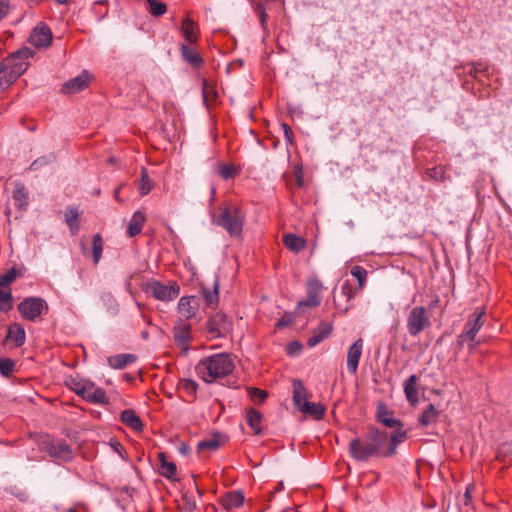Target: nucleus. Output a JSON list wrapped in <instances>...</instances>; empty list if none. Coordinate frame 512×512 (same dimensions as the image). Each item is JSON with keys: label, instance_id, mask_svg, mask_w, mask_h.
Wrapping results in <instances>:
<instances>
[{"label": "nucleus", "instance_id": "obj_1", "mask_svg": "<svg viewBox=\"0 0 512 512\" xmlns=\"http://www.w3.org/2000/svg\"><path fill=\"white\" fill-rule=\"evenodd\" d=\"M388 434L376 428H371L363 440L354 438L349 443V452L357 461H367L380 453L388 442Z\"/></svg>", "mask_w": 512, "mask_h": 512}, {"label": "nucleus", "instance_id": "obj_2", "mask_svg": "<svg viewBox=\"0 0 512 512\" xmlns=\"http://www.w3.org/2000/svg\"><path fill=\"white\" fill-rule=\"evenodd\" d=\"M234 369V363L227 353H217L202 358L196 365L197 375L206 383L229 375Z\"/></svg>", "mask_w": 512, "mask_h": 512}, {"label": "nucleus", "instance_id": "obj_3", "mask_svg": "<svg viewBox=\"0 0 512 512\" xmlns=\"http://www.w3.org/2000/svg\"><path fill=\"white\" fill-rule=\"evenodd\" d=\"M33 56L34 51L24 47L7 57L0 70V89L9 87L25 73L30 65L29 59Z\"/></svg>", "mask_w": 512, "mask_h": 512}, {"label": "nucleus", "instance_id": "obj_4", "mask_svg": "<svg viewBox=\"0 0 512 512\" xmlns=\"http://www.w3.org/2000/svg\"><path fill=\"white\" fill-rule=\"evenodd\" d=\"M245 215L237 205L229 204L220 209L218 216H213L212 223L223 228L231 237L242 234Z\"/></svg>", "mask_w": 512, "mask_h": 512}, {"label": "nucleus", "instance_id": "obj_5", "mask_svg": "<svg viewBox=\"0 0 512 512\" xmlns=\"http://www.w3.org/2000/svg\"><path fill=\"white\" fill-rule=\"evenodd\" d=\"M66 384L70 390L89 403L105 404L108 402V397L104 389L96 387L95 384L88 379L70 377L66 380Z\"/></svg>", "mask_w": 512, "mask_h": 512}, {"label": "nucleus", "instance_id": "obj_6", "mask_svg": "<svg viewBox=\"0 0 512 512\" xmlns=\"http://www.w3.org/2000/svg\"><path fill=\"white\" fill-rule=\"evenodd\" d=\"M484 310L475 311L465 323L464 329L457 339V346L462 347L465 342L468 343L469 350H473L477 343H475V337L484 325Z\"/></svg>", "mask_w": 512, "mask_h": 512}, {"label": "nucleus", "instance_id": "obj_7", "mask_svg": "<svg viewBox=\"0 0 512 512\" xmlns=\"http://www.w3.org/2000/svg\"><path fill=\"white\" fill-rule=\"evenodd\" d=\"M430 325V316L425 307L415 306L409 311L406 319V327L410 336L417 337L425 329L430 327Z\"/></svg>", "mask_w": 512, "mask_h": 512}, {"label": "nucleus", "instance_id": "obj_8", "mask_svg": "<svg viewBox=\"0 0 512 512\" xmlns=\"http://www.w3.org/2000/svg\"><path fill=\"white\" fill-rule=\"evenodd\" d=\"M144 290L160 301H171L175 299L180 292L177 284L165 285L157 280L148 281Z\"/></svg>", "mask_w": 512, "mask_h": 512}, {"label": "nucleus", "instance_id": "obj_9", "mask_svg": "<svg viewBox=\"0 0 512 512\" xmlns=\"http://www.w3.org/2000/svg\"><path fill=\"white\" fill-rule=\"evenodd\" d=\"M45 306L42 298L28 297L19 303L18 310L24 319L33 321L42 314Z\"/></svg>", "mask_w": 512, "mask_h": 512}, {"label": "nucleus", "instance_id": "obj_10", "mask_svg": "<svg viewBox=\"0 0 512 512\" xmlns=\"http://www.w3.org/2000/svg\"><path fill=\"white\" fill-rule=\"evenodd\" d=\"M53 35L51 29L44 23H39L31 32L29 43L38 48H47L51 45Z\"/></svg>", "mask_w": 512, "mask_h": 512}, {"label": "nucleus", "instance_id": "obj_11", "mask_svg": "<svg viewBox=\"0 0 512 512\" xmlns=\"http://www.w3.org/2000/svg\"><path fill=\"white\" fill-rule=\"evenodd\" d=\"M177 309L179 314L178 320L188 321L196 316L199 309V301L195 296L181 297Z\"/></svg>", "mask_w": 512, "mask_h": 512}, {"label": "nucleus", "instance_id": "obj_12", "mask_svg": "<svg viewBox=\"0 0 512 512\" xmlns=\"http://www.w3.org/2000/svg\"><path fill=\"white\" fill-rule=\"evenodd\" d=\"M173 337L175 343L187 350L191 341V325L188 321L177 320L173 329Z\"/></svg>", "mask_w": 512, "mask_h": 512}, {"label": "nucleus", "instance_id": "obj_13", "mask_svg": "<svg viewBox=\"0 0 512 512\" xmlns=\"http://www.w3.org/2000/svg\"><path fill=\"white\" fill-rule=\"evenodd\" d=\"M229 329L230 322L223 314H215L207 322V330L212 337L224 336Z\"/></svg>", "mask_w": 512, "mask_h": 512}, {"label": "nucleus", "instance_id": "obj_14", "mask_svg": "<svg viewBox=\"0 0 512 512\" xmlns=\"http://www.w3.org/2000/svg\"><path fill=\"white\" fill-rule=\"evenodd\" d=\"M363 340L361 338L354 341L348 348L347 352V369L350 374L357 373L359 360L362 356Z\"/></svg>", "mask_w": 512, "mask_h": 512}, {"label": "nucleus", "instance_id": "obj_15", "mask_svg": "<svg viewBox=\"0 0 512 512\" xmlns=\"http://www.w3.org/2000/svg\"><path fill=\"white\" fill-rule=\"evenodd\" d=\"M90 82V76L87 72H83L80 75L67 81L63 87L62 92L65 94H75L88 87Z\"/></svg>", "mask_w": 512, "mask_h": 512}, {"label": "nucleus", "instance_id": "obj_16", "mask_svg": "<svg viewBox=\"0 0 512 512\" xmlns=\"http://www.w3.org/2000/svg\"><path fill=\"white\" fill-rule=\"evenodd\" d=\"M332 331V325L327 322H321L319 326L313 331V334L307 339L309 347H315L326 339Z\"/></svg>", "mask_w": 512, "mask_h": 512}, {"label": "nucleus", "instance_id": "obj_17", "mask_svg": "<svg viewBox=\"0 0 512 512\" xmlns=\"http://www.w3.org/2000/svg\"><path fill=\"white\" fill-rule=\"evenodd\" d=\"M293 387V404L297 410L303 407L304 403H307V389L301 380L295 379L292 383Z\"/></svg>", "mask_w": 512, "mask_h": 512}, {"label": "nucleus", "instance_id": "obj_18", "mask_svg": "<svg viewBox=\"0 0 512 512\" xmlns=\"http://www.w3.org/2000/svg\"><path fill=\"white\" fill-rule=\"evenodd\" d=\"M52 457L68 461L72 458V449L68 444L62 441L53 442L49 448Z\"/></svg>", "mask_w": 512, "mask_h": 512}, {"label": "nucleus", "instance_id": "obj_19", "mask_svg": "<svg viewBox=\"0 0 512 512\" xmlns=\"http://www.w3.org/2000/svg\"><path fill=\"white\" fill-rule=\"evenodd\" d=\"M181 31H182L183 37L185 38V40L188 43L193 44V43L197 42L198 27H197V24L189 17H186L182 21Z\"/></svg>", "mask_w": 512, "mask_h": 512}, {"label": "nucleus", "instance_id": "obj_20", "mask_svg": "<svg viewBox=\"0 0 512 512\" xmlns=\"http://www.w3.org/2000/svg\"><path fill=\"white\" fill-rule=\"evenodd\" d=\"M439 411L434 404H429L418 418L419 425L429 427L437 423Z\"/></svg>", "mask_w": 512, "mask_h": 512}, {"label": "nucleus", "instance_id": "obj_21", "mask_svg": "<svg viewBox=\"0 0 512 512\" xmlns=\"http://www.w3.org/2000/svg\"><path fill=\"white\" fill-rule=\"evenodd\" d=\"M417 381V376L413 374L404 382L405 396L408 402L412 405H415L418 402Z\"/></svg>", "mask_w": 512, "mask_h": 512}, {"label": "nucleus", "instance_id": "obj_22", "mask_svg": "<svg viewBox=\"0 0 512 512\" xmlns=\"http://www.w3.org/2000/svg\"><path fill=\"white\" fill-rule=\"evenodd\" d=\"M262 419L263 415L258 410L249 408L246 411V421L256 435L262 432Z\"/></svg>", "mask_w": 512, "mask_h": 512}, {"label": "nucleus", "instance_id": "obj_23", "mask_svg": "<svg viewBox=\"0 0 512 512\" xmlns=\"http://www.w3.org/2000/svg\"><path fill=\"white\" fill-rule=\"evenodd\" d=\"M180 51L183 59L194 67H199L203 63L201 55L192 47L182 44Z\"/></svg>", "mask_w": 512, "mask_h": 512}, {"label": "nucleus", "instance_id": "obj_24", "mask_svg": "<svg viewBox=\"0 0 512 512\" xmlns=\"http://www.w3.org/2000/svg\"><path fill=\"white\" fill-rule=\"evenodd\" d=\"M145 222V215L140 212L136 211L131 217V220L127 227V234L129 237H134L141 233L143 224Z\"/></svg>", "mask_w": 512, "mask_h": 512}, {"label": "nucleus", "instance_id": "obj_25", "mask_svg": "<svg viewBox=\"0 0 512 512\" xmlns=\"http://www.w3.org/2000/svg\"><path fill=\"white\" fill-rule=\"evenodd\" d=\"M301 413L310 415L315 420H321L326 412V407L320 403L307 402L299 410Z\"/></svg>", "mask_w": 512, "mask_h": 512}, {"label": "nucleus", "instance_id": "obj_26", "mask_svg": "<svg viewBox=\"0 0 512 512\" xmlns=\"http://www.w3.org/2000/svg\"><path fill=\"white\" fill-rule=\"evenodd\" d=\"M121 421L129 428L135 431H141L143 424L139 416L130 409L124 410L121 413Z\"/></svg>", "mask_w": 512, "mask_h": 512}, {"label": "nucleus", "instance_id": "obj_27", "mask_svg": "<svg viewBox=\"0 0 512 512\" xmlns=\"http://www.w3.org/2000/svg\"><path fill=\"white\" fill-rule=\"evenodd\" d=\"M7 338L9 341L14 342L15 346L19 347L25 342V330L20 324H12L8 329Z\"/></svg>", "mask_w": 512, "mask_h": 512}, {"label": "nucleus", "instance_id": "obj_28", "mask_svg": "<svg viewBox=\"0 0 512 512\" xmlns=\"http://www.w3.org/2000/svg\"><path fill=\"white\" fill-rule=\"evenodd\" d=\"M136 356L133 354H119L108 358V364L114 369H122L133 363Z\"/></svg>", "mask_w": 512, "mask_h": 512}, {"label": "nucleus", "instance_id": "obj_29", "mask_svg": "<svg viewBox=\"0 0 512 512\" xmlns=\"http://www.w3.org/2000/svg\"><path fill=\"white\" fill-rule=\"evenodd\" d=\"M244 503V495L239 491L227 493L222 499V505L225 509H233Z\"/></svg>", "mask_w": 512, "mask_h": 512}, {"label": "nucleus", "instance_id": "obj_30", "mask_svg": "<svg viewBox=\"0 0 512 512\" xmlns=\"http://www.w3.org/2000/svg\"><path fill=\"white\" fill-rule=\"evenodd\" d=\"M79 213L78 210L74 207H68L65 212V222L67 223L70 232L72 235H75L80 230V225L78 222Z\"/></svg>", "mask_w": 512, "mask_h": 512}, {"label": "nucleus", "instance_id": "obj_31", "mask_svg": "<svg viewBox=\"0 0 512 512\" xmlns=\"http://www.w3.org/2000/svg\"><path fill=\"white\" fill-rule=\"evenodd\" d=\"M283 242L286 248L295 253L301 251L306 245V241L302 237H298L295 234L284 235Z\"/></svg>", "mask_w": 512, "mask_h": 512}, {"label": "nucleus", "instance_id": "obj_32", "mask_svg": "<svg viewBox=\"0 0 512 512\" xmlns=\"http://www.w3.org/2000/svg\"><path fill=\"white\" fill-rule=\"evenodd\" d=\"M160 468L159 472L167 479H174L176 475V465L173 462L167 461L164 453H159Z\"/></svg>", "mask_w": 512, "mask_h": 512}, {"label": "nucleus", "instance_id": "obj_33", "mask_svg": "<svg viewBox=\"0 0 512 512\" xmlns=\"http://www.w3.org/2000/svg\"><path fill=\"white\" fill-rule=\"evenodd\" d=\"M396 427L397 429L393 431L392 434L390 435L391 445L385 451V455L387 456L393 455L395 453L396 447L403 441V439L406 436V431L402 429V425Z\"/></svg>", "mask_w": 512, "mask_h": 512}, {"label": "nucleus", "instance_id": "obj_34", "mask_svg": "<svg viewBox=\"0 0 512 512\" xmlns=\"http://www.w3.org/2000/svg\"><path fill=\"white\" fill-rule=\"evenodd\" d=\"M377 419L380 423L390 428L401 426L400 421L394 418L393 414L382 406L378 409Z\"/></svg>", "mask_w": 512, "mask_h": 512}, {"label": "nucleus", "instance_id": "obj_35", "mask_svg": "<svg viewBox=\"0 0 512 512\" xmlns=\"http://www.w3.org/2000/svg\"><path fill=\"white\" fill-rule=\"evenodd\" d=\"M218 289H219V283L217 280H215L213 285V291L203 289L202 294L205 300V303L207 306L214 308L218 304Z\"/></svg>", "mask_w": 512, "mask_h": 512}, {"label": "nucleus", "instance_id": "obj_36", "mask_svg": "<svg viewBox=\"0 0 512 512\" xmlns=\"http://www.w3.org/2000/svg\"><path fill=\"white\" fill-rule=\"evenodd\" d=\"M153 188V182L147 174L145 168L141 169V178L138 184V191L141 195H147Z\"/></svg>", "mask_w": 512, "mask_h": 512}, {"label": "nucleus", "instance_id": "obj_37", "mask_svg": "<svg viewBox=\"0 0 512 512\" xmlns=\"http://www.w3.org/2000/svg\"><path fill=\"white\" fill-rule=\"evenodd\" d=\"M147 3V9L153 16H161L167 11L165 3L157 0H145Z\"/></svg>", "mask_w": 512, "mask_h": 512}, {"label": "nucleus", "instance_id": "obj_38", "mask_svg": "<svg viewBox=\"0 0 512 512\" xmlns=\"http://www.w3.org/2000/svg\"><path fill=\"white\" fill-rule=\"evenodd\" d=\"M18 271L15 268L9 269L0 276V289H10V285L16 280Z\"/></svg>", "mask_w": 512, "mask_h": 512}, {"label": "nucleus", "instance_id": "obj_39", "mask_svg": "<svg viewBox=\"0 0 512 512\" xmlns=\"http://www.w3.org/2000/svg\"><path fill=\"white\" fill-rule=\"evenodd\" d=\"M12 308L11 289H0V311L8 312Z\"/></svg>", "mask_w": 512, "mask_h": 512}, {"label": "nucleus", "instance_id": "obj_40", "mask_svg": "<svg viewBox=\"0 0 512 512\" xmlns=\"http://www.w3.org/2000/svg\"><path fill=\"white\" fill-rule=\"evenodd\" d=\"M103 252V241L100 234H95L93 236V261L95 264H98V262L101 259Z\"/></svg>", "mask_w": 512, "mask_h": 512}, {"label": "nucleus", "instance_id": "obj_41", "mask_svg": "<svg viewBox=\"0 0 512 512\" xmlns=\"http://www.w3.org/2000/svg\"><path fill=\"white\" fill-rule=\"evenodd\" d=\"M351 275L357 280L358 288L362 289L367 280V271L362 266H354L351 269Z\"/></svg>", "mask_w": 512, "mask_h": 512}, {"label": "nucleus", "instance_id": "obj_42", "mask_svg": "<svg viewBox=\"0 0 512 512\" xmlns=\"http://www.w3.org/2000/svg\"><path fill=\"white\" fill-rule=\"evenodd\" d=\"M220 446H221V443H220L219 439H217L216 437H213L210 439L200 441L197 445V448L199 451H205V450L215 451Z\"/></svg>", "mask_w": 512, "mask_h": 512}, {"label": "nucleus", "instance_id": "obj_43", "mask_svg": "<svg viewBox=\"0 0 512 512\" xmlns=\"http://www.w3.org/2000/svg\"><path fill=\"white\" fill-rule=\"evenodd\" d=\"M13 199H14L16 205L19 207H24L27 205L28 196H27L25 187L23 185H19L16 187L14 194H13Z\"/></svg>", "mask_w": 512, "mask_h": 512}, {"label": "nucleus", "instance_id": "obj_44", "mask_svg": "<svg viewBox=\"0 0 512 512\" xmlns=\"http://www.w3.org/2000/svg\"><path fill=\"white\" fill-rule=\"evenodd\" d=\"M102 301L110 314L115 315L118 312V302L111 294H104Z\"/></svg>", "mask_w": 512, "mask_h": 512}, {"label": "nucleus", "instance_id": "obj_45", "mask_svg": "<svg viewBox=\"0 0 512 512\" xmlns=\"http://www.w3.org/2000/svg\"><path fill=\"white\" fill-rule=\"evenodd\" d=\"M320 303H321V299H320L319 295L307 292L306 299H304L298 303V308H301L302 306L317 307L320 305Z\"/></svg>", "mask_w": 512, "mask_h": 512}, {"label": "nucleus", "instance_id": "obj_46", "mask_svg": "<svg viewBox=\"0 0 512 512\" xmlns=\"http://www.w3.org/2000/svg\"><path fill=\"white\" fill-rule=\"evenodd\" d=\"M248 394L250 398L256 403H263L268 396L266 391L255 387H250L248 389Z\"/></svg>", "mask_w": 512, "mask_h": 512}, {"label": "nucleus", "instance_id": "obj_47", "mask_svg": "<svg viewBox=\"0 0 512 512\" xmlns=\"http://www.w3.org/2000/svg\"><path fill=\"white\" fill-rule=\"evenodd\" d=\"M53 161H54V156L53 155L42 156V157H39L36 160H34L31 163L29 169L35 171V170L40 169L42 166H45V165H47V164H49V163H51Z\"/></svg>", "mask_w": 512, "mask_h": 512}, {"label": "nucleus", "instance_id": "obj_48", "mask_svg": "<svg viewBox=\"0 0 512 512\" xmlns=\"http://www.w3.org/2000/svg\"><path fill=\"white\" fill-rule=\"evenodd\" d=\"M323 289L321 281L317 278H310L307 281V292L318 295Z\"/></svg>", "mask_w": 512, "mask_h": 512}, {"label": "nucleus", "instance_id": "obj_49", "mask_svg": "<svg viewBox=\"0 0 512 512\" xmlns=\"http://www.w3.org/2000/svg\"><path fill=\"white\" fill-rule=\"evenodd\" d=\"M14 370V362L9 358H0V373L7 376Z\"/></svg>", "mask_w": 512, "mask_h": 512}, {"label": "nucleus", "instance_id": "obj_50", "mask_svg": "<svg viewBox=\"0 0 512 512\" xmlns=\"http://www.w3.org/2000/svg\"><path fill=\"white\" fill-rule=\"evenodd\" d=\"M181 388L189 394H195L198 388L196 381L192 379H184L181 381Z\"/></svg>", "mask_w": 512, "mask_h": 512}, {"label": "nucleus", "instance_id": "obj_51", "mask_svg": "<svg viewBox=\"0 0 512 512\" xmlns=\"http://www.w3.org/2000/svg\"><path fill=\"white\" fill-rule=\"evenodd\" d=\"M219 173L222 178L230 179L235 175L236 170L232 165H222L220 167Z\"/></svg>", "mask_w": 512, "mask_h": 512}, {"label": "nucleus", "instance_id": "obj_52", "mask_svg": "<svg viewBox=\"0 0 512 512\" xmlns=\"http://www.w3.org/2000/svg\"><path fill=\"white\" fill-rule=\"evenodd\" d=\"M486 70H487V67L483 63L477 62V63L470 64V69H469L468 73H469V75L476 77L477 73L485 72Z\"/></svg>", "mask_w": 512, "mask_h": 512}, {"label": "nucleus", "instance_id": "obj_53", "mask_svg": "<svg viewBox=\"0 0 512 512\" xmlns=\"http://www.w3.org/2000/svg\"><path fill=\"white\" fill-rule=\"evenodd\" d=\"M341 290L343 295L347 297L348 301H350L355 296V292L349 284H343Z\"/></svg>", "mask_w": 512, "mask_h": 512}, {"label": "nucleus", "instance_id": "obj_54", "mask_svg": "<svg viewBox=\"0 0 512 512\" xmlns=\"http://www.w3.org/2000/svg\"><path fill=\"white\" fill-rule=\"evenodd\" d=\"M282 128H283V131H284L285 139H286L290 144H292V136H293V133H292L291 128H290L287 124H282Z\"/></svg>", "mask_w": 512, "mask_h": 512}, {"label": "nucleus", "instance_id": "obj_55", "mask_svg": "<svg viewBox=\"0 0 512 512\" xmlns=\"http://www.w3.org/2000/svg\"><path fill=\"white\" fill-rule=\"evenodd\" d=\"M301 345L298 342H292L287 347L288 354L292 355L298 351H300Z\"/></svg>", "mask_w": 512, "mask_h": 512}, {"label": "nucleus", "instance_id": "obj_56", "mask_svg": "<svg viewBox=\"0 0 512 512\" xmlns=\"http://www.w3.org/2000/svg\"><path fill=\"white\" fill-rule=\"evenodd\" d=\"M9 11V5L7 2L0 1V20H2Z\"/></svg>", "mask_w": 512, "mask_h": 512}, {"label": "nucleus", "instance_id": "obj_57", "mask_svg": "<svg viewBox=\"0 0 512 512\" xmlns=\"http://www.w3.org/2000/svg\"><path fill=\"white\" fill-rule=\"evenodd\" d=\"M127 186V183H122L118 188L114 190V199L118 202H122L123 200L120 198L119 193L120 190Z\"/></svg>", "mask_w": 512, "mask_h": 512}, {"label": "nucleus", "instance_id": "obj_58", "mask_svg": "<svg viewBox=\"0 0 512 512\" xmlns=\"http://www.w3.org/2000/svg\"><path fill=\"white\" fill-rule=\"evenodd\" d=\"M443 169L442 168H435L434 173L431 174L432 177L436 179H443Z\"/></svg>", "mask_w": 512, "mask_h": 512}, {"label": "nucleus", "instance_id": "obj_59", "mask_svg": "<svg viewBox=\"0 0 512 512\" xmlns=\"http://www.w3.org/2000/svg\"><path fill=\"white\" fill-rule=\"evenodd\" d=\"M125 289L126 291L131 295V296H134V292L132 290V285H131V281L130 280H127L126 283H125Z\"/></svg>", "mask_w": 512, "mask_h": 512}, {"label": "nucleus", "instance_id": "obj_60", "mask_svg": "<svg viewBox=\"0 0 512 512\" xmlns=\"http://www.w3.org/2000/svg\"><path fill=\"white\" fill-rule=\"evenodd\" d=\"M464 497L466 498L465 503L467 504L471 498V487H467Z\"/></svg>", "mask_w": 512, "mask_h": 512}, {"label": "nucleus", "instance_id": "obj_61", "mask_svg": "<svg viewBox=\"0 0 512 512\" xmlns=\"http://www.w3.org/2000/svg\"><path fill=\"white\" fill-rule=\"evenodd\" d=\"M284 325H286V323L283 320H279L277 323V326H284Z\"/></svg>", "mask_w": 512, "mask_h": 512}, {"label": "nucleus", "instance_id": "obj_62", "mask_svg": "<svg viewBox=\"0 0 512 512\" xmlns=\"http://www.w3.org/2000/svg\"><path fill=\"white\" fill-rule=\"evenodd\" d=\"M69 0H57V2L61 5L66 4Z\"/></svg>", "mask_w": 512, "mask_h": 512}, {"label": "nucleus", "instance_id": "obj_63", "mask_svg": "<svg viewBox=\"0 0 512 512\" xmlns=\"http://www.w3.org/2000/svg\"><path fill=\"white\" fill-rule=\"evenodd\" d=\"M135 303H136V306H137L139 309H141V308H142V304H141L140 302L135 301Z\"/></svg>", "mask_w": 512, "mask_h": 512}, {"label": "nucleus", "instance_id": "obj_64", "mask_svg": "<svg viewBox=\"0 0 512 512\" xmlns=\"http://www.w3.org/2000/svg\"><path fill=\"white\" fill-rule=\"evenodd\" d=\"M350 309V306L344 308L343 313H346Z\"/></svg>", "mask_w": 512, "mask_h": 512}]
</instances>
